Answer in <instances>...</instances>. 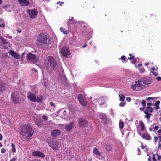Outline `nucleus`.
I'll return each mask as SVG.
<instances>
[{"instance_id":"obj_6","label":"nucleus","mask_w":161,"mask_h":161,"mask_svg":"<svg viewBox=\"0 0 161 161\" xmlns=\"http://www.w3.org/2000/svg\"><path fill=\"white\" fill-rule=\"evenodd\" d=\"M27 98L33 102H39L42 100V97L41 96H38L36 97V95L32 93H30L28 94Z\"/></svg>"},{"instance_id":"obj_13","label":"nucleus","mask_w":161,"mask_h":161,"mask_svg":"<svg viewBox=\"0 0 161 161\" xmlns=\"http://www.w3.org/2000/svg\"><path fill=\"white\" fill-rule=\"evenodd\" d=\"M74 122H72L70 124L66 125L65 126V129L67 132L71 131L74 128Z\"/></svg>"},{"instance_id":"obj_48","label":"nucleus","mask_w":161,"mask_h":161,"mask_svg":"<svg viewBox=\"0 0 161 161\" xmlns=\"http://www.w3.org/2000/svg\"><path fill=\"white\" fill-rule=\"evenodd\" d=\"M157 156H158V158H157V160L158 161L161 160V155H157Z\"/></svg>"},{"instance_id":"obj_2","label":"nucleus","mask_w":161,"mask_h":161,"mask_svg":"<svg viewBox=\"0 0 161 161\" xmlns=\"http://www.w3.org/2000/svg\"><path fill=\"white\" fill-rule=\"evenodd\" d=\"M44 68L50 72L53 70L56 66V62L51 56L46 57L44 59Z\"/></svg>"},{"instance_id":"obj_8","label":"nucleus","mask_w":161,"mask_h":161,"mask_svg":"<svg viewBox=\"0 0 161 161\" xmlns=\"http://www.w3.org/2000/svg\"><path fill=\"white\" fill-rule=\"evenodd\" d=\"M62 55L66 58L68 57V56L71 54L69 50V47H64L61 50Z\"/></svg>"},{"instance_id":"obj_62","label":"nucleus","mask_w":161,"mask_h":161,"mask_svg":"<svg viewBox=\"0 0 161 161\" xmlns=\"http://www.w3.org/2000/svg\"><path fill=\"white\" fill-rule=\"evenodd\" d=\"M148 160L149 161H151V157L150 156H149V158H148Z\"/></svg>"},{"instance_id":"obj_53","label":"nucleus","mask_w":161,"mask_h":161,"mask_svg":"<svg viewBox=\"0 0 161 161\" xmlns=\"http://www.w3.org/2000/svg\"><path fill=\"white\" fill-rule=\"evenodd\" d=\"M5 24H0V27H2L4 28L5 27Z\"/></svg>"},{"instance_id":"obj_1","label":"nucleus","mask_w":161,"mask_h":161,"mask_svg":"<svg viewBox=\"0 0 161 161\" xmlns=\"http://www.w3.org/2000/svg\"><path fill=\"white\" fill-rule=\"evenodd\" d=\"M20 138L22 140L26 141L28 138L31 137L34 133L31 126L27 125H23L21 128Z\"/></svg>"},{"instance_id":"obj_21","label":"nucleus","mask_w":161,"mask_h":161,"mask_svg":"<svg viewBox=\"0 0 161 161\" xmlns=\"http://www.w3.org/2000/svg\"><path fill=\"white\" fill-rule=\"evenodd\" d=\"M6 85L3 83L0 82V92L4 91L6 88Z\"/></svg>"},{"instance_id":"obj_27","label":"nucleus","mask_w":161,"mask_h":161,"mask_svg":"<svg viewBox=\"0 0 161 161\" xmlns=\"http://www.w3.org/2000/svg\"><path fill=\"white\" fill-rule=\"evenodd\" d=\"M144 113L146 114V115L145 116V117L147 118L148 120H149L151 116V114L149 113L148 112L146 111H144Z\"/></svg>"},{"instance_id":"obj_29","label":"nucleus","mask_w":161,"mask_h":161,"mask_svg":"<svg viewBox=\"0 0 161 161\" xmlns=\"http://www.w3.org/2000/svg\"><path fill=\"white\" fill-rule=\"evenodd\" d=\"M160 104V101H157L155 103V104H154V106H155V109H159V105Z\"/></svg>"},{"instance_id":"obj_3","label":"nucleus","mask_w":161,"mask_h":161,"mask_svg":"<svg viewBox=\"0 0 161 161\" xmlns=\"http://www.w3.org/2000/svg\"><path fill=\"white\" fill-rule=\"evenodd\" d=\"M49 39V36L44 34H40L37 37V40L36 43L40 46L41 44H45L48 43V41Z\"/></svg>"},{"instance_id":"obj_25","label":"nucleus","mask_w":161,"mask_h":161,"mask_svg":"<svg viewBox=\"0 0 161 161\" xmlns=\"http://www.w3.org/2000/svg\"><path fill=\"white\" fill-rule=\"evenodd\" d=\"M156 98L155 97H150L147 98L146 99V100L147 101H152V103L153 104V105H154V102L156 101L155 99Z\"/></svg>"},{"instance_id":"obj_28","label":"nucleus","mask_w":161,"mask_h":161,"mask_svg":"<svg viewBox=\"0 0 161 161\" xmlns=\"http://www.w3.org/2000/svg\"><path fill=\"white\" fill-rule=\"evenodd\" d=\"M105 147L106 150L108 151H111L112 149V147L111 146V145L110 144H106Z\"/></svg>"},{"instance_id":"obj_56","label":"nucleus","mask_w":161,"mask_h":161,"mask_svg":"<svg viewBox=\"0 0 161 161\" xmlns=\"http://www.w3.org/2000/svg\"><path fill=\"white\" fill-rule=\"evenodd\" d=\"M17 32L19 33H20L21 31H22V30H21V29H17Z\"/></svg>"},{"instance_id":"obj_46","label":"nucleus","mask_w":161,"mask_h":161,"mask_svg":"<svg viewBox=\"0 0 161 161\" xmlns=\"http://www.w3.org/2000/svg\"><path fill=\"white\" fill-rule=\"evenodd\" d=\"M131 100V98L130 97H127L126 98V100L128 102H130Z\"/></svg>"},{"instance_id":"obj_45","label":"nucleus","mask_w":161,"mask_h":161,"mask_svg":"<svg viewBox=\"0 0 161 161\" xmlns=\"http://www.w3.org/2000/svg\"><path fill=\"white\" fill-rule=\"evenodd\" d=\"M42 118L43 119L45 120H47L48 119V117L47 116L45 115H43L42 116Z\"/></svg>"},{"instance_id":"obj_16","label":"nucleus","mask_w":161,"mask_h":161,"mask_svg":"<svg viewBox=\"0 0 161 161\" xmlns=\"http://www.w3.org/2000/svg\"><path fill=\"white\" fill-rule=\"evenodd\" d=\"M138 132L139 135L143 139H146L147 140H151V136L148 134L146 133L143 134L142 135H141V133L140 132V131H138Z\"/></svg>"},{"instance_id":"obj_39","label":"nucleus","mask_w":161,"mask_h":161,"mask_svg":"<svg viewBox=\"0 0 161 161\" xmlns=\"http://www.w3.org/2000/svg\"><path fill=\"white\" fill-rule=\"evenodd\" d=\"M159 138V137H157L156 136H155L154 137V141L155 143H157L158 140V138Z\"/></svg>"},{"instance_id":"obj_7","label":"nucleus","mask_w":161,"mask_h":161,"mask_svg":"<svg viewBox=\"0 0 161 161\" xmlns=\"http://www.w3.org/2000/svg\"><path fill=\"white\" fill-rule=\"evenodd\" d=\"M26 59L28 61L36 63L38 61V58L36 55L30 53L27 55Z\"/></svg>"},{"instance_id":"obj_47","label":"nucleus","mask_w":161,"mask_h":161,"mask_svg":"<svg viewBox=\"0 0 161 161\" xmlns=\"http://www.w3.org/2000/svg\"><path fill=\"white\" fill-rule=\"evenodd\" d=\"M139 70L140 72L143 73L145 71V69L144 68H142L139 69Z\"/></svg>"},{"instance_id":"obj_50","label":"nucleus","mask_w":161,"mask_h":161,"mask_svg":"<svg viewBox=\"0 0 161 161\" xmlns=\"http://www.w3.org/2000/svg\"><path fill=\"white\" fill-rule=\"evenodd\" d=\"M158 69V68H154V67H152L151 68V70H153V71H154L155 70L157 71Z\"/></svg>"},{"instance_id":"obj_17","label":"nucleus","mask_w":161,"mask_h":161,"mask_svg":"<svg viewBox=\"0 0 161 161\" xmlns=\"http://www.w3.org/2000/svg\"><path fill=\"white\" fill-rule=\"evenodd\" d=\"M142 80V83L145 85H149L152 82L151 79L148 77H143Z\"/></svg>"},{"instance_id":"obj_22","label":"nucleus","mask_w":161,"mask_h":161,"mask_svg":"<svg viewBox=\"0 0 161 161\" xmlns=\"http://www.w3.org/2000/svg\"><path fill=\"white\" fill-rule=\"evenodd\" d=\"M33 119L36 125L39 126L42 124V122L40 119H37L36 118L34 117Z\"/></svg>"},{"instance_id":"obj_36","label":"nucleus","mask_w":161,"mask_h":161,"mask_svg":"<svg viewBox=\"0 0 161 161\" xmlns=\"http://www.w3.org/2000/svg\"><path fill=\"white\" fill-rule=\"evenodd\" d=\"M1 40L3 43H8V42H7L4 38L2 37H1Z\"/></svg>"},{"instance_id":"obj_34","label":"nucleus","mask_w":161,"mask_h":161,"mask_svg":"<svg viewBox=\"0 0 161 161\" xmlns=\"http://www.w3.org/2000/svg\"><path fill=\"white\" fill-rule=\"evenodd\" d=\"M124 126V123L121 120L120 121L119 123V127L120 129H122Z\"/></svg>"},{"instance_id":"obj_52","label":"nucleus","mask_w":161,"mask_h":161,"mask_svg":"<svg viewBox=\"0 0 161 161\" xmlns=\"http://www.w3.org/2000/svg\"><path fill=\"white\" fill-rule=\"evenodd\" d=\"M125 57L124 56H122L121 57V59L122 60H124L125 59Z\"/></svg>"},{"instance_id":"obj_43","label":"nucleus","mask_w":161,"mask_h":161,"mask_svg":"<svg viewBox=\"0 0 161 161\" xmlns=\"http://www.w3.org/2000/svg\"><path fill=\"white\" fill-rule=\"evenodd\" d=\"M129 56H130V57H128V58L130 59V60H131V59H132L134 58V56H132V55H131V54H129Z\"/></svg>"},{"instance_id":"obj_59","label":"nucleus","mask_w":161,"mask_h":161,"mask_svg":"<svg viewBox=\"0 0 161 161\" xmlns=\"http://www.w3.org/2000/svg\"><path fill=\"white\" fill-rule=\"evenodd\" d=\"M132 61H131V62H132V63H136V60H135V59H134L133 58V59H132Z\"/></svg>"},{"instance_id":"obj_15","label":"nucleus","mask_w":161,"mask_h":161,"mask_svg":"<svg viewBox=\"0 0 161 161\" xmlns=\"http://www.w3.org/2000/svg\"><path fill=\"white\" fill-rule=\"evenodd\" d=\"M32 155L34 156H37L39 157L44 158L45 157L44 154L41 152L34 151L32 152Z\"/></svg>"},{"instance_id":"obj_54","label":"nucleus","mask_w":161,"mask_h":161,"mask_svg":"<svg viewBox=\"0 0 161 161\" xmlns=\"http://www.w3.org/2000/svg\"><path fill=\"white\" fill-rule=\"evenodd\" d=\"M159 126L158 125H156L154 127L155 130H157L158 129H159Z\"/></svg>"},{"instance_id":"obj_37","label":"nucleus","mask_w":161,"mask_h":161,"mask_svg":"<svg viewBox=\"0 0 161 161\" xmlns=\"http://www.w3.org/2000/svg\"><path fill=\"white\" fill-rule=\"evenodd\" d=\"M142 106L143 107H145L146 106V101L144 100H142Z\"/></svg>"},{"instance_id":"obj_35","label":"nucleus","mask_w":161,"mask_h":161,"mask_svg":"<svg viewBox=\"0 0 161 161\" xmlns=\"http://www.w3.org/2000/svg\"><path fill=\"white\" fill-rule=\"evenodd\" d=\"M156 158H158L157 155L153 154L152 157V159L153 161H157Z\"/></svg>"},{"instance_id":"obj_32","label":"nucleus","mask_w":161,"mask_h":161,"mask_svg":"<svg viewBox=\"0 0 161 161\" xmlns=\"http://www.w3.org/2000/svg\"><path fill=\"white\" fill-rule=\"evenodd\" d=\"M12 151L13 153H15L16 152L15 145L14 144H12L11 145Z\"/></svg>"},{"instance_id":"obj_23","label":"nucleus","mask_w":161,"mask_h":161,"mask_svg":"<svg viewBox=\"0 0 161 161\" xmlns=\"http://www.w3.org/2000/svg\"><path fill=\"white\" fill-rule=\"evenodd\" d=\"M93 153L95 155L98 156H100L101 155V153L98 150V149L97 148L95 147L94 148L93 150Z\"/></svg>"},{"instance_id":"obj_33","label":"nucleus","mask_w":161,"mask_h":161,"mask_svg":"<svg viewBox=\"0 0 161 161\" xmlns=\"http://www.w3.org/2000/svg\"><path fill=\"white\" fill-rule=\"evenodd\" d=\"M140 125L141 127V129L142 131L143 130H144V126L143 123L142 122H141L140 123Z\"/></svg>"},{"instance_id":"obj_64","label":"nucleus","mask_w":161,"mask_h":161,"mask_svg":"<svg viewBox=\"0 0 161 161\" xmlns=\"http://www.w3.org/2000/svg\"><path fill=\"white\" fill-rule=\"evenodd\" d=\"M25 52H24L22 54H21V57H23V56H24V55L25 54Z\"/></svg>"},{"instance_id":"obj_19","label":"nucleus","mask_w":161,"mask_h":161,"mask_svg":"<svg viewBox=\"0 0 161 161\" xmlns=\"http://www.w3.org/2000/svg\"><path fill=\"white\" fill-rule=\"evenodd\" d=\"M20 5L26 6L29 5L30 3L28 0H18Z\"/></svg>"},{"instance_id":"obj_5","label":"nucleus","mask_w":161,"mask_h":161,"mask_svg":"<svg viewBox=\"0 0 161 161\" xmlns=\"http://www.w3.org/2000/svg\"><path fill=\"white\" fill-rule=\"evenodd\" d=\"M48 144L49 146L54 150H58L61 146V143L57 140L49 141Z\"/></svg>"},{"instance_id":"obj_9","label":"nucleus","mask_w":161,"mask_h":161,"mask_svg":"<svg viewBox=\"0 0 161 161\" xmlns=\"http://www.w3.org/2000/svg\"><path fill=\"white\" fill-rule=\"evenodd\" d=\"M27 13L29 14L31 18H35L37 15L38 12L37 10L34 9L32 10H27Z\"/></svg>"},{"instance_id":"obj_24","label":"nucleus","mask_w":161,"mask_h":161,"mask_svg":"<svg viewBox=\"0 0 161 161\" xmlns=\"http://www.w3.org/2000/svg\"><path fill=\"white\" fill-rule=\"evenodd\" d=\"M60 30L64 34H67L69 33V31L68 30H66L62 27H60Z\"/></svg>"},{"instance_id":"obj_41","label":"nucleus","mask_w":161,"mask_h":161,"mask_svg":"<svg viewBox=\"0 0 161 161\" xmlns=\"http://www.w3.org/2000/svg\"><path fill=\"white\" fill-rule=\"evenodd\" d=\"M125 102H121L120 104H119V106H120V107H123L125 106Z\"/></svg>"},{"instance_id":"obj_40","label":"nucleus","mask_w":161,"mask_h":161,"mask_svg":"<svg viewBox=\"0 0 161 161\" xmlns=\"http://www.w3.org/2000/svg\"><path fill=\"white\" fill-rule=\"evenodd\" d=\"M50 104L51 106L53 107V108H54L56 107L55 105L52 102L50 103Z\"/></svg>"},{"instance_id":"obj_44","label":"nucleus","mask_w":161,"mask_h":161,"mask_svg":"<svg viewBox=\"0 0 161 161\" xmlns=\"http://www.w3.org/2000/svg\"><path fill=\"white\" fill-rule=\"evenodd\" d=\"M150 101L148 103H147V105L148 106H149L153 105V104L152 103V101Z\"/></svg>"},{"instance_id":"obj_42","label":"nucleus","mask_w":161,"mask_h":161,"mask_svg":"<svg viewBox=\"0 0 161 161\" xmlns=\"http://www.w3.org/2000/svg\"><path fill=\"white\" fill-rule=\"evenodd\" d=\"M6 151V149L4 148H2L1 149V153L2 154L4 153Z\"/></svg>"},{"instance_id":"obj_12","label":"nucleus","mask_w":161,"mask_h":161,"mask_svg":"<svg viewBox=\"0 0 161 161\" xmlns=\"http://www.w3.org/2000/svg\"><path fill=\"white\" fill-rule=\"evenodd\" d=\"M8 53L12 57L15 59H18L20 58V54L16 53L14 51L10 50L8 51Z\"/></svg>"},{"instance_id":"obj_31","label":"nucleus","mask_w":161,"mask_h":161,"mask_svg":"<svg viewBox=\"0 0 161 161\" xmlns=\"http://www.w3.org/2000/svg\"><path fill=\"white\" fill-rule=\"evenodd\" d=\"M118 95L119 97V100L120 101H124L125 98V96L124 95L119 94Z\"/></svg>"},{"instance_id":"obj_51","label":"nucleus","mask_w":161,"mask_h":161,"mask_svg":"<svg viewBox=\"0 0 161 161\" xmlns=\"http://www.w3.org/2000/svg\"><path fill=\"white\" fill-rule=\"evenodd\" d=\"M156 79L158 81L161 80V77H158L156 78Z\"/></svg>"},{"instance_id":"obj_18","label":"nucleus","mask_w":161,"mask_h":161,"mask_svg":"<svg viewBox=\"0 0 161 161\" xmlns=\"http://www.w3.org/2000/svg\"><path fill=\"white\" fill-rule=\"evenodd\" d=\"M60 131L57 129L52 130L51 132V135L53 137H56L58 136L60 134Z\"/></svg>"},{"instance_id":"obj_11","label":"nucleus","mask_w":161,"mask_h":161,"mask_svg":"<svg viewBox=\"0 0 161 161\" xmlns=\"http://www.w3.org/2000/svg\"><path fill=\"white\" fill-rule=\"evenodd\" d=\"M78 99L80 103L82 106H86L87 104V102L84 98L83 96L81 94H80L78 96Z\"/></svg>"},{"instance_id":"obj_38","label":"nucleus","mask_w":161,"mask_h":161,"mask_svg":"<svg viewBox=\"0 0 161 161\" xmlns=\"http://www.w3.org/2000/svg\"><path fill=\"white\" fill-rule=\"evenodd\" d=\"M159 140L158 142V147H161V136H159Z\"/></svg>"},{"instance_id":"obj_63","label":"nucleus","mask_w":161,"mask_h":161,"mask_svg":"<svg viewBox=\"0 0 161 161\" xmlns=\"http://www.w3.org/2000/svg\"><path fill=\"white\" fill-rule=\"evenodd\" d=\"M87 46V44H85L82 47L84 48L85 47Z\"/></svg>"},{"instance_id":"obj_55","label":"nucleus","mask_w":161,"mask_h":161,"mask_svg":"<svg viewBox=\"0 0 161 161\" xmlns=\"http://www.w3.org/2000/svg\"><path fill=\"white\" fill-rule=\"evenodd\" d=\"M141 154V152L140 151V150L139 149H138V155H139Z\"/></svg>"},{"instance_id":"obj_20","label":"nucleus","mask_w":161,"mask_h":161,"mask_svg":"<svg viewBox=\"0 0 161 161\" xmlns=\"http://www.w3.org/2000/svg\"><path fill=\"white\" fill-rule=\"evenodd\" d=\"M69 116L68 113H67L66 110H64L62 114L60 115V117L64 119H66Z\"/></svg>"},{"instance_id":"obj_57","label":"nucleus","mask_w":161,"mask_h":161,"mask_svg":"<svg viewBox=\"0 0 161 161\" xmlns=\"http://www.w3.org/2000/svg\"><path fill=\"white\" fill-rule=\"evenodd\" d=\"M145 107H141L140 108V109L141 111H143L144 110V108Z\"/></svg>"},{"instance_id":"obj_4","label":"nucleus","mask_w":161,"mask_h":161,"mask_svg":"<svg viewBox=\"0 0 161 161\" xmlns=\"http://www.w3.org/2000/svg\"><path fill=\"white\" fill-rule=\"evenodd\" d=\"M145 86L142 84V80L141 79L136 80L135 84L131 85V88L135 91H140L144 89Z\"/></svg>"},{"instance_id":"obj_10","label":"nucleus","mask_w":161,"mask_h":161,"mask_svg":"<svg viewBox=\"0 0 161 161\" xmlns=\"http://www.w3.org/2000/svg\"><path fill=\"white\" fill-rule=\"evenodd\" d=\"M79 124L80 126L82 127H87L88 126L87 121L83 118H80L79 119Z\"/></svg>"},{"instance_id":"obj_14","label":"nucleus","mask_w":161,"mask_h":161,"mask_svg":"<svg viewBox=\"0 0 161 161\" xmlns=\"http://www.w3.org/2000/svg\"><path fill=\"white\" fill-rule=\"evenodd\" d=\"M11 99L14 103H17L19 101V95L16 93H13L11 95Z\"/></svg>"},{"instance_id":"obj_60","label":"nucleus","mask_w":161,"mask_h":161,"mask_svg":"<svg viewBox=\"0 0 161 161\" xmlns=\"http://www.w3.org/2000/svg\"><path fill=\"white\" fill-rule=\"evenodd\" d=\"M3 139V136L1 134H0V140L2 141Z\"/></svg>"},{"instance_id":"obj_30","label":"nucleus","mask_w":161,"mask_h":161,"mask_svg":"<svg viewBox=\"0 0 161 161\" xmlns=\"http://www.w3.org/2000/svg\"><path fill=\"white\" fill-rule=\"evenodd\" d=\"M153 109L150 106H147L146 108V111L147 112H149L151 113H152L153 111Z\"/></svg>"},{"instance_id":"obj_61","label":"nucleus","mask_w":161,"mask_h":161,"mask_svg":"<svg viewBox=\"0 0 161 161\" xmlns=\"http://www.w3.org/2000/svg\"><path fill=\"white\" fill-rule=\"evenodd\" d=\"M158 132L159 133H161V129H159L158 130Z\"/></svg>"},{"instance_id":"obj_58","label":"nucleus","mask_w":161,"mask_h":161,"mask_svg":"<svg viewBox=\"0 0 161 161\" xmlns=\"http://www.w3.org/2000/svg\"><path fill=\"white\" fill-rule=\"evenodd\" d=\"M17 160V158H12L10 160V161H15Z\"/></svg>"},{"instance_id":"obj_49","label":"nucleus","mask_w":161,"mask_h":161,"mask_svg":"<svg viewBox=\"0 0 161 161\" xmlns=\"http://www.w3.org/2000/svg\"><path fill=\"white\" fill-rule=\"evenodd\" d=\"M152 73L153 75L155 76H157L158 75V73H157L156 72H152Z\"/></svg>"},{"instance_id":"obj_26","label":"nucleus","mask_w":161,"mask_h":161,"mask_svg":"<svg viewBox=\"0 0 161 161\" xmlns=\"http://www.w3.org/2000/svg\"><path fill=\"white\" fill-rule=\"evenodd\" d=\"M99 118L102 120L103 121H106L107 119V117L106 116L103 114H100L99 115Z\"/></svg>"}]
</instances>
